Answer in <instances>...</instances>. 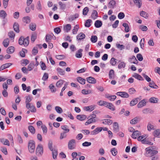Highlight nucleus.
Listing matches in <instances>:
<instances>
[{
	"label": "nucleus",
	"instance_id": "1",
	"mask_svg": "<svg viewBox=\"0 0 160 160\" xmlns=\"http://www.w3.org/2000/svg\"><path fill=\"white\" fill-rule=\"evenodd\" d=\"M18 43L20 45H23L25 47L28 46L29 44L28 37L24 38L23 36L21 37L19 39Z\"/></svg>",
	"mask_w": 160,
	"mask_h": 160
},
{
	"label": "nucleus",
	"instance_id": "2",
	"mask_svg": "<svg viewBox=\"0 0 160 160\" xmlns=\"http://www.w3.org/2000/svg\"><path fill=\"white\" fill-rule=\"evenodd\" d=\"M28 149L30 152L33 153L35 149V143L33 140H30L28 143Z\"/></svg>",
	"mask_w": 160,
	"mask_h": 160
},
{
	"label": "nucleus",
	"instance_id": "3",
	"mask_svg": "<svg viewBox=\"0 0 160 160\" xmlns=\"http://www.w3.org/2000/svg\"><path fill=\"white\" fill-rule=\"evenodd\" d=\"M36 154L38 156L41 155L43 153V148L41 145L39 144L36 148Z\"/></svg>",
	"mask_w": 160,
	"mask_h": 160
},
{
	"label": "nucleus",
	"instance_id": "4",
	"mask_svg": "<svg viewBox=\"0 0 160 160\" xmlns=\"http://www.w3.org/2000/svg\"><path fill=\"white\" fill-rule=\"evenodd\" d=\"M75 143V140L74 139H72L69 141L68 143V149L70 150L73 149L75 148L74 144Z\"/></svg>",
	"mask_w": 160,
	"mask_h": 160
},
{
	"label": "nucleus",
	"instance_id": "5",
	"mask_svg": "<svg viewBox=\"0 0 160 160\" xmlns=\"http://www.w3.org/2000/svg\"><path fill=\"white\" fill-rule=\"evenodd\" d=\"M116 94L117 95L123 98H128L129 97V94L126 92H118Z\"/></svg>",
	"mask_w": 160,
	"mask_h": 160
},
{
	"label": "nucleus",
	"instance_id": "6",
	"mask_svg": "<svg viewBox=\"0 0 160 160\" xmlns=\"http://www.w3.org/2000/svg\"><path fill=\"white\" fill-rule=\"evenodd\" d=\"M86 79L88 82L89 83L94 84L96 82V80L92 77H88Z\"/></svg>",
	"mask_w": 160,
	"mask_h": 160
},
{
	"label": "nucleus",
	"instance_id": "7",
	"mask_svg": "<svg viewBox=\"0 0 160 160\" xmlns=\"http://www.w3.org/2000/svg\"><path fill=\"white\" fill-rule=\"evenodd\" d=\"M105 107L112 111H114L115 110V107L113 104L111 103L107 102Z\"/></svg>",
	"mask_w": 160,
	"mask_h": 160
},
{
	"label": "nucleus",
	"instance_id": "8",
	"mask_svg": "<svg viewBox=\"0 0 160 160\" xmlns=\"http://www.w3.org/2000/svg\"><path fill=\"white\" fill-rule=\"evenodd\" d=\"M146 104V102L145 99H143L140 101L137 105V107L139 108H141L145 106Z\"/></svg>",
	"mask_w": 160,
	"mask_h": 160
},
{
	"label": "nucleus",
	"instance_id": "9",
	"mask_svg": "<svg viewBox=\"0 0 160 160\" xmlns=\"http://www.w3.org/2000/svg\"><path fill=\"white\" fill-rule=\"evenodd\" d=\"M129 61L132 63L137 64L138 63V61L134 56H132V58L129 59Z\"/></svg>",
	"mask_w": 160,
	"mask_h": 160
},
{
	"label": "nucleus",
	"instance_id": "10",
	"mask_svg": "<svg viewBox=\"0 0 160 160\" xmlns=\"http://www.w3.org/2000/svg\"><path fill=\"white\" fill-rule=\"evenodd\" d=\"M141 134L140 132L138 130L133 132L132 134V137L134 139H136L137 137L139 136Z\"/></svg>",
	"mask_w": 160,
	"mask_h": 160
},
{
	"label": "nucleus",
	"instance_id": "11",
	"mask_svg": "<svg viewBox=\"0 0 160 160\" xmlns=\"http://www.w3.org/2000/svg\"><path fill=\"white\" fill-rule=\"evenodd\" d=\"M12 64V63H7L2 65L0 68V71L2 70L5 68H7L9 67Z\"/></svg>",
	"mask_w": 160,
	"mask_h": 160
},
{
	"label": "nucleus",
	"instance_id": "12",
	"mask_svg": "<svg viewBox=\"0 0 160 160\" xmlns=\"http://www.w3.org/2000/svg\"><path fill=\"white\" fill-rule=\"evenodd\" d=\"M135 5L138 8H140L142 5L141 0H133Z\"/></svg>",
	"mask_w": 160,
	"mask_h": 160
},
{
	"label": "nucleus",
	"instance_id": "13",
	"mask_svg": "<svg viewBox=\"0 0 160 160\" xmlns=\"http://www.w3.org/2000/svg\"><path fill=\"white\" fill-rule=\"evenodd\" d=\"M13 28L14 30L17 32L18 33L19 32V25L18 23H14L13 25Z\"/></svg>",
	"mask_w": 160,
	"mask_h": 160
},
{
	"label": "nucleus",
	"instance_id": "14",
	"mask_svg": "<svg viewBox=\"0 0 160 160\" xmlns=\"http://www.w3.org/2000/svg\"><path fill=\"white\" fill-rule=\"evenodd\" d=\"M85 35L84 34L81 32L78 34L77 36V39L78 40H81L85 38Z\"/></svg>",
	"mask_w": 160,
	"mask_h": 160
},
{
	"label": "nucleus",
	"instance_id": "15",
	"mask_svg": "<svg viewBox=\"0 0 160 160\" xmlns=\"http://www.w3.org/2000/svg\"><path fill=\"white\" fill-rule=\"evenodd\" d=\"M76 118L78 120H85L87 118L86 115H78Z\"/></svg>",
	"mask_w": 160,
	"mask_h": 160
},
{
	"label": "nucleus",
	"instance_id": "16",
	"mask_svg": "<svg viewBox=\"0 0 160 160\" xmlns=\"http://www.w3.org/2000/svg\"><path fill=\"white\" fill-rule=\"evenodd\" d=\"M54 36V38H55V37L54 36V35L52 33L51 34H47L46 36L45 40L47 42H48L49 40H51L53 36Z\"/></svg>",
	"mask_w": 160,
	"mask_h": 160
},
{
	"label": "nucleus",
	"instance_id": "17",
	"mask_svg": "<svg viewBox=\"0 0 160 160\" xmlns=\"http://www.w3.org/2000/svg\"><path fill=\"white\" fill-rule=\"evenodd\" d=\"M14 51V48L13 46L9 47L6 50V52L8 53H12Z\"/></svg>",
	"mask_w": 160,
	"mask_h": 160
},
{
	"label": "nucleus",
	"instance_id": "18",
	"mask_svg": "<svg viewBox=\"0 0 160 160\" xmlns=\"http://www.w3.org/2000/svg\"><path fill=\"white\" fill-rule=\"evenodd\" d=\"M82 50L81 49H80L78 50V52L76 53L75 56L78 58H81L82 56Z\"/></svg>",
	"mask_w": 160,
	"mask_h": 160
},
{
	"label": "nucleus",
	"instance_id": "19",
	"mask_svg": "<svg viewBox=\"0 0 160 160\" xmlns=\"http://www.w3.org/2000/svg\"><path fill=\"white\" fill-rule=\"evenodd\" d=\"M7 16V14L3 10L0 11V17L3 19H4Z\"/></svg>",
	"mask_w": 160,
	"mask_h": 160
},
{
	"label": "nucleus",
	"instance_id": "20",
	"mask_svg": "<svg viewBox=\"0 0 160 160\" xmlns=\"http://www.w3.org/2000/svg\"><path fill=\"white\" fill-rule=\"evenodd\" d=\"M77 81L79 82L82 84H84L85 83L86 80L85 79L81 77H78L77 78Z\"/></svg>",
	"mask_w": 160,
	"mask_h": 160
},
{
	"label": "nucleus",
	"instance_id": "21",
	"mask_svg": "<svg viewBox=\"0 0 160 160\" xmlns=\"http://www.w3.org/2000/svg\"><path fill=\"white\" fill-rule=\"evenodd\" d=\"M94 25L95 27L97 28H100L102 25V22L98 20H97L95 22Z\"/></svg>",
	"mask_w": 160,
	"mask_h": 160
},
{
	"label": "nucleus",
	"instance_id": "22",
	"mask_svg": "<svg viewBox=\"0 0 160 160\" xmlns=\"http://www.w3.org/2000/svg\"><path fill=\"white\" fill-rule=\"evenodd\" d=\"M132 77L140 80H143V79L142 77L140 75L137 73H134L132 75Z\"/></svg>",
	"mask_w": 160,
	"mask_h": 160
},
{
	"label": "nucleus",
	"instance_id": "23",
	"mask_svg": "<svg viewBox=\"0 0 160 160\" xmlns=\"http://www.w3.org/2000/svg\"><path fill=\"white\" fill-rule=\"evenodd\" d=\"M27 52V50L25 48H22L20 52V56L22 57H24L25 56V53Z\"/></svg>",
	"mask_w": 160,
	"mask_h": 160
},
{
	"label": "nucleus",
	"instance_id": "24",
	"mask_svg": "<svg viewBox=\"0 0 160 160\" xmlns=\"http://www.w3.org/2000/svg\"><path fill=\"white\" fill-rule=\"evenodd\" d=\"M9 40L8 38L5 39L3 42L2 44L4 47H7L9 44Z\"/></svg>",
	"mask_w": 160,
	"mask_h": 160
},
{
	"label": "nucleus",
	"instance_id": "25",
	"mask_svg": "<svg viewBox=\"0 0 160 160\" xmlns=\"http://www.w3.org/2000/svg\"><path fill=\"white\" fill-rule=\"evenodd\" d=\"M23 21L26 23H29L30 22V18L28 16L24 17L23 18Z\"/></svg>",
	"mask_w": 160,
	"mask_h": 160
},
{
	"label": "nucleus",
	"instance_id": "26",
	"mask_svg": "<svg viewBox=\"0 0 160 160\" xmlns=\"http://www.w3.org/2000/svg\"><path fill=\"white\" fill-rule=\"evenodd\" d=\"M153 134L154 136L160 137V130L157 129L154 131Z\"/></svg>",
	"mask_w": 160,
	"mask_h": 160
},
{
	"label": "nucleus",
	"instance_id": "27",
	"mask_svg": "<svg viewBox=\"0 0 160 160\" xmlns=\"http://www.w3.org/2000/svg\"><path fill=\"white\" fill-rule=\"evenodd\" d=\"M65 81L62 80H60L58 81L56 83V86L57 87H61Z\"/></svg>",
	"mask_w": 160,
	"mask_h": 160
},
{
	"label": "nucleus",
	"instance_id": "28",
	"mask_svg": "<svg viewBox=\"0 0 160 160\" xmlns=\"http://www.w3.org/2000/svg\"><path fill=\"white\" fill-rule=\"evenodd\" d=\"M138 98H136L133 99L132 100L130 103V105L131 106H133L136 105L138 102Z\"/></svg>",
	"mask_w": 160,
	"mask_h": 160
},
{
	"label": "nucleus",
	"instance_id": "29",
	"mask_svg": "<svg viewBox=\"0 0 160 160\" xmlns=\"http://www.w3.org/2000/svg\"><path fill=\"white\" fill-rule=\"evenodd\" d=\"M97 119L96 115L94 114L90 115L88 118V120H95Z\"/></svg>",
	"mask_w": 160,
	"mask_h": 160
},
{
	"label": "nucleus",
	"instance_id": "30",
	"mask_svg": "<svg viewBox=\"0 0 160 160\" xmlns=\"http://www.w3.org/2000/svg\"><path fill=\"white\" fill-rule=\"evenodd\" d=\"M122 25L125 27V31L126 32H128L129 31V27L127 23H124L122 24Z\"/></svg>",
	"mask_w": 160,
	"mask_h": 160
},
{
	"label": "nucleus",
	"instance_id": "31",
	"mask_svg": "<svg viewBox=\"0 0 160 160\" xmlns=\"http://www.w3.org/2000/svg\"><path fill=\"white\" fill-rule=\"evenodd\" d=\"M95 108V106H90L85 107V110L86 111H92Z\"/></svg>",
	"mask_w": 160,
	"mask_h": 160
},
{
	"label": "nucleus",
	"instance_id": "32",
	"mask_svg": "<svg viewBox=\"0 0 160 160\" xmlns=\"http://www.w3.org/2000/svg\"><path fill=\"white\" fill-rule=\"evenodd\" d=\"M57 70L60 75H64L65 72L64 70H63L60 68H57Z\"/></svg>",
	"mask_w": 160,
	"mask_h": 160
},
{
	"label": "nucleus",
	"instance_id": "33",
	"mask_svg": "<svg viewBox=\"0 0 160 160\" xmlns=\"http://www.w3.org/2000/svg\"><path fill=\"white\" fill-rule=\"evenodd\" d=\"M55 109L56 112L58 113L61 114L63 112L62 109L59 106H56Z\"/></svg>",
	"mask_w": 160,
	"mask_h": 160
},
{
	"label": "nucleus",
	"instance_id": "34",
	"mask_svg": "<svg viewBox=\"0 0 160 160\" xmlns=\"http://www.w3.org/2000/svg\"><path fill=\"white\" fill-rule=\"evenodd\" d=\"M98 17V12L95 10H93V12L91 15V17L92 18L95 19L97 17Z\"/></svg>",
	"mask_w": 160,
	"mask_h": 160
},
{
	"label": "nucleus",
	"instance_id": "35",
	"mask_svg": "<svg viewBox=\"0 0 160 160\" xmlns=\"http://www.w3.org/2000/svg\"><path fill=\"white\" fill-rule=\"evenodd\" d=\"M36 25L35 23H31L29 25L30 29L32 31H35L36 29Z\"/></svg>",
	"mask_w": 160,
	"mask_h": 160
},
{
	"label": "nucleus",
	"instance_id": "36",
	"mask_svg": "<svg viewBox=\"0 0 160 160\" xmlns=\"http://www.w3.org/2000/svg\"><path fill=\"white\" fill-rule=\"evenodd\" d=\"M52 157L54 159H56L57 158V156L58 155V152L57 150L54 149L52 151Z\"/></svg>",
	"mask_w": 160,
	"mask_h": 160
},
{
	"label": "nucleus",
	"instance_id": "37",
	"mask_svg": "<svg viewBox=\"0 0 160 160\" xmlns=\"http://www.w3.org/2000/svg\"><path fill=\"white\" fill-rule=\"evenodd\" d=\"M48 147L49 149L51 151L54 149L52 148V140H50L49 141L48 144Z\"/></svg>",
	"mask_w": 160,
	"mask_h": 160
},
{
	"label": "nucleus",
	"instance_id": "38",
	"mask_svg": "<svg viewBox=\"0 0 160 160\" xmlns=\"http://www.w3.org/2000/svg\"><path fill=\"white\" fill-rule=\"evenodd\" d=\"M109 78L110 79L113 78L114 77V71L112 69H111L109 72Z\"/></svg>",
	"mask_w": 160,
	"mask_h": 160
},
{
	"label": "nucleus",
	"instance_id": "39",
	"mask_svg": "<svg viewBox=\"0 0 160 160\" xmlns=\"http://www.w3.org/2000/svg\"><path fill=\"white\" fill-rule=\"evenodd\" d=\"M113 128L115 131L118 132L119 131V128L118 123L117 122H114L113 123Z\"/></svg>",
	"mask_w": 160,
	"mask_h": 160
},
{
	"label": "nucleus",
	"instance_id": "40",
	"mask_svg": "<svg viewBox=\"0 0 160 160\" xmlns=\"http://www.w3.org/2000/svg\"><path fill=\"white\" fill-rule=\"evenodd\" d=\"M8 35L10 38L12 39H14L15 36V34L14 32L12 31H10L8 33Z\"/></svg>",
	"mask_w": 160,
	"mask_h": 160
},
{
	"label": "nucleus",
	"instance_id": "41",
	"mask_svg": "<svg viewBox=\"0 0 160 160\" xmlns=\"http://www.w3.org/2000/svg\"><path fill=\"white\" fill-rule=\"evenodd\" d=\"M49 88L52 92H55L56 91V88L55 86L52 84L50 85Z\"/></svg>",
	"mask_w": 160,
	"mask_h": 160
},
{
	"label": "nucleus",
	"instance_id": "42",
	"mask_svg": "<svg viewBox=\"0 0 160 160\" xmlns=\"http://www.w3.org/2000/svg\"><path fill=\"white\" fill-rule=\"evenodd\" d=\"M90 40L92 42L95 43L97 41L98 38L96 36H92Z\"/></svg>",
	"mask_w": 160,
	"mask_h": 160
},
{
	"label": "nucleus",
	"instance_id": "43",
	"mask_svg": "<svg viewBox=\"0 0 160 160\" xmlns=\"http://www.w3.org/2000/svg\"><path fill=\"white\" fill-rule=\"evenodd\" d=\"M91 22V20L89 19H88L86 20L85 23V26L86 27H89L91 26L90 23Z\"/></svg>",
	"mask_w": 160,
	"mask_h": 160
},
{
	"label": "nucleus",
	"instance_id": "44",
	"mask_svg": "<svg viewBox=\"0 0 160 160\" xmlns=\"http://www.w3.org/2000/svg\"><path fill=\"white\" fill-rule=\"evenodd\" d=\"M40 64L42 70H45L46 69V66L45 63L42 62H40Z\"/></svg>",
	"mask_w": 160,
	"mask_h": 160
},
{
	"label": "nucleus",
	"instance_id": "45",
	"mask_svg": "<svg viewBox=\"0 0 160 160\" xmlns=\"http://www.w3.org/2000/svg\"><path fill=\"white\" fill-rule=\"evenodd\" d=\"M78 28L79 26L78 25H76L74 26L73 29L72 30V32L73 34H76L77 33Z\"/></svg>",
	"mask_w": 160,
	"mask_h": 160
},
{
	"label": "nucleus",
	"instance_id": "46",
	"mask_svg": "<svg viewBox=\"0 0 160 160\" xmlns=\"http://www.w3.org/2000/svg\"><path fill=\"white\" fill-rule=\"evenodd\" d=\"M158 101V99L154 97L151 98V103H157Z\"/></svg>",
	"mask_w": 160,
	"mask_h": 160
},
{
	"label": "nucleus",
	"instance_id": "47",
	"mask_svg": "<svg viewBox=\"0 0 160 160\" xmlns=\"http://www.w3.org/2000/svg\"><path fill=\"white\" fill-rule=\"evenodd\" d=\"M61 128L64 131V132L65 133H68L69 131V129L68 128V126L66 125L62 126Z\"/></svg>",
	"mask_w": 160,
	"mask_h": 160
},
{
	"label": "nucleus",
	"instance_id": "48",
	"mask_svg": "<svg viewBox=\"0 0 160 160\" xmlns=\"http://www.w3.org/2000/svg\"><path fill=\"white\" fill-rule=\"evenodd\" d=\"M117 59L114 58H111L110 61V63L111 64L112 66H114L115 65L116 62H117Z\"/></svg>",
	"mask_w": 160,
	"mask_h": 160
},
{
	"label": "nucleus",
	"instance_id": "49",
	"mask_svg": "<svg viewBox=\"0 0 160 160\" xmlns=\"http://www.w3.org/2000/svg\"><path fill=\"white\" fill-rule=\"evenodd\" d=\"M38 48L37 47H34L32 50V53L34 55H36L38 53Z\"/></svg>",
	"mask_w": 160,
	"mask_h": 160
},
{
	"label": "nucleus",
	"instance_id": "50",
	"mask_svg": "<svg viewBox=\"0 0 160 160\" xmlns=\"http://www.w3.org/2000/svg\"><path fill=\"white\" fill-rule=\"evenodd\" d=\"M146 152L145 155L146 157H149L150 153V147H149L145 149Z\"/></svg>",
	"mask_w": 160,
	"mask_h": 160
},
{
	"label": "nucleus",
	"instance_id": "51",
	"mask_svg": "<svg viewBox=\"0 0 160 160\" xmlns=\"http://www.w3.org/2000/svg\"><path fill=\"white\" fill-rule=\"evenodd\" d=\"M71 25L70 24H68L64 28V29L67 32H68L71 30Z\"/></svg>",
	"mask_w": 160,
	"mask_h": 160
},
{
	"label": "nucleus",
	"instance_id": "52",
	"mask_svg": "<svg viewBox=\"0 0 160 160\" xmlns=\"http://www.w3.org/2000/svg\"><path fill=\"white\" fill-rule=\"evenodd\" d=\"M89 11V8L88 7H85L83 10L82 13L84 15H87L88 12Z\"/></svg>",
	"mask_w": 160,
	"mask_h": 160
},
{
	"label": "nucleus",
	"instance_id": "53",
	"mask_svg": "<svg viewBox=\"0 0 160 160\" xmlns=\"http://www.w3.org/2000/svg\"><path fill=\"white\" fill-rule=\"evenodd\" d=\"M34 65V63H31L28 66V70L30 71L32 70Z\"/></svg>",
	"mask_w": 160,
	"mask_h": 160
},
{
	"label": "nucleus",
	"instance_id": "54",
	"mask_svg": "<svg viewBox=\"0 0 160 160\" xmlns=\"http://www.w3.org/2000/svg\"><path fill=\"white\" fill-rule=\"evenodd\" d=\"M151 148V157L156 155L158 153V151L157 150H152Z\"/></svg>",
	"mask_w": 160,
	"mask_h": 160
},
{
	"label": "nucleus",
	"instance_id": "55",
	"mask_svg": "<svg viewBox=\"0 0 160 160\" xmlns=\"http://www.w3.org/2000/svg\"><path fill=\"white\" fill-rule=\"evenodd\" d=\"M28 129L29 131L32 133L33 134L35 132V129L32 126H30L28 127Z\"/></svg>",
	"mask_w": 160,
	"mask_h": 160
},
{
	"label": "nucleus",
	"instance_id": "56",
	"mask_svg": "<svg viewBox=\"0 0 160 160\" xmlns=\"http://www.w3.org/2000/svg\"><path fill=\"white\" fill-rule=\"evenodd\" d=\"M111 152L114 156H115L117 154V151L115 148H112L111 150Z\"/></svg>",
	"mask_w": 160,
	"mask_h": 160
},
{
	"label": "nucleus",
	"instance_id": "57",
	"mask_svg": "<svg viewBox=\"0 0 160 160\" xmlns=\"http://www.w3.org/2000/svg\"><path fill=\"white\" fill-rule=\"evenodd\" d=\"M158 86L153 81H151V88L157 89Z\"/></svg>",
	"mask_w": 160,
	"mask_h": 160
},
{
	"label": "nucleus",
	"instance_id": "58",
	"mask_svg": "<svg viewBox=\"0 0 160 160\" xmlns=\"http://www.w3.org/2000/svg\"><path fill=\"white\" fill-rule=\"evenodd\" d=\"M125 63L123 62H121L118 65V68L121 69L122 68H124L125 66Z\"/></svg>",
	"mask_w": 160,
	"mask_h": 160
},
{
	"label": "nucleus",
	"instance_id": "59",
	"mask_svg": "<svg viewBox=\"0 0 160 160\" xmlns=\"http://www.w3.org/2000/svg\"><path fill=\"white\" fill-rule=\"evenodd\" d=\"M116 46L120 50H122L125 48L124 46L123 45H121L119 44H116Z\"/></svg>",
	"mask_w": 160,
	"mask_h": 160
},
{
	"label": "nucleus",
	"instance_id": "60",
	"mask_svg": "<svg viewBox=\"0 0 160 160\" xmlns=\"http://www.w3.org/2000/svg\"><path fill=\"white\" fill-rule=\"evenodd\" d=\"M136 57L138 60L140 61H142L143 59V58L142 55L140 53L137 54Z\"/></svg>",
	"mask_w": 160,
	"mask_h": 160
},
{
	"label": "nucleus",
	"instance_id": "61",
	"mask_svg": "<svg viewBox=\"0 0 160 160\" xmlns=\"http://www.w3.org/2000/svg\"><path fill=\"white\" fill-rule=\"evenodd\" d=\"M148 139L146 138H145L142 141V143L145 144H150V141L148 140Z\"/></svg>",
	"mask_w": 160,
	"mask_h": 160
},
{
	"label": "nucleus",
	"instance_id": "62",
	"mask_svg": "<svg viewBox=\"0 0 160 160\" xmlns=\"http://www.w3.org/2000/svg\"><path fill=\"white\" fill-rule=\"evenodd\" d=\"M59 5L60 6V8L62 9H64L66 7V5L63 3L61 2H59Z\"/></svg>",
	"mask_w": 160,
	"mask_h": 160
},
{
	"label": "nucleus",
	"instance_id": "63",
	"mask_svg": "<svg viewBox=\"0 0 160 160\" xmlns=\"http://www.w3.org/2000/svg\"><path fill=\"white\" fill-rule=\"evenodd\" d=\"M42 128L43 132L44 134H46L47 132V128L46 127L45 125H42L41 126Z\"/></svg>",
	"mask_w": 160,
	"mask_h": 160
},
{
	"label": "nucleus",
	"instance_id": "64",
	"mask_svg": "<svg viewBox=\"0 0 160 160\" xmlns=\"http://www.w3.org/2000/svg\"><path fill=\"white\" fill-rule=\"evenodd\" d=\"M125 17V15L124 13L122 12H120L118 15V18L120 19H122L124 18Z\"/></svg>",
	"mask_w": 160,
	"mask_h": 160
}]
</instances>
